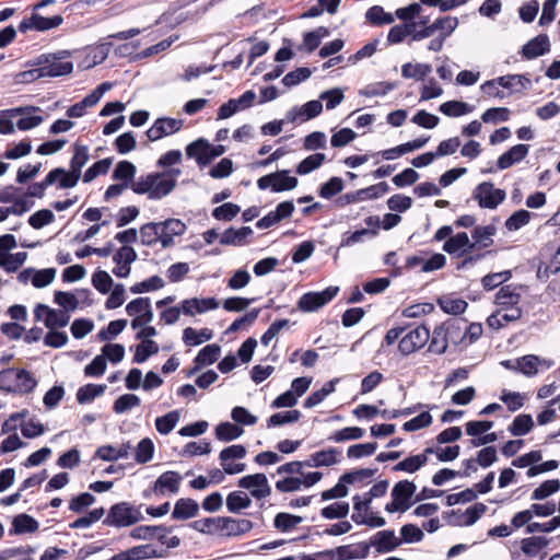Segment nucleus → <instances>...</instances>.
Returning a JSON list of instances; mask_svg holds the SVG:
<instances>
[{"label":"nucleus","instance_id":"nucleus-44","mask_svg":"<svg viewBox=\"0 0 560 560\" xmlns=\"http://www.w3.org/2000/svg\"><path fill=\"white\" fill-rule=\"evenodd\" d=\"M244 433V430L231 422H221L215 428V436L223 442H230L238 439Z\"/></svg>","mask_w":560,"mask_h":560},{"label":"nucleus","instance_id":"nucleus-64","mask_svg":"<svg viewBox=\"0 0 560 560\" xmlns=\"http://www.w3.org/2000/svg\"><path fill=\"white\" fill-rule=\"evenodd\" d=\"M140 402H141V400L137 395L124 394L115 400L113 410L118 415L124 413L135 407H138L140 405Z\"/></svg>","mask_w":560,"mask_h":560},{"label":"nucleus","instance_id":"nucleus-23","mask_svg":"<svg viewBox=\"0 0 560 560\" xmlns=\"http://www.w3.org/2000/svg\"><path fill=\"white\" fill-rule=\"evenodd\" d=\"M415 27H417L416 22H407L394 25L388 32L387 43L389 45H396L402 43L407 37H410V45L412 42V33Z\"/></svg>","mask_w":560,"mask_h":560},{"label":"nucleus","instance_id":"nucleus-56","mask_svg":"<svg viewBox=\"0 0 560 560\" xmlns=\"http://www.w3.org/2000/svg\"><path fill=\"white\" fill-rule=\"evenodd\" d=\"M135 174L136 166L131 162L120 161L116 164L112 177L115 180H122V183H127V186H129V183L132 182Z\"/></svg>","mask_w":560,"mask_h":560},{"label":"nucleus","instance_id":"nucleus-2","mask_svg":"<svg viewBox=\"0 0 560 560\" xmlns=\"http://www.w3.org/2000/svg\"><path fill=\"white\" fill-rule=\"evenodd\" d=\"M176 184V179L167 177L166 173L153 172L133 180L131 189L135 194L147 195L149 199L160 200L170 195Z\"/></svg>","mask_w":560,"mask_h":560},{"label":"nucleus","instance_id":"nucleus-26","mask_svg":"<svg viewBox=\"0 0 560 560\" xmlns=\"http://www.w3.org/2000/svg\"><path fill=\"white\" fill-rule=\"evenodd\" d=\"M521 301V293L511 284L503 285L495 294L494 303L502 308L517 307Z\"/></svg>","mask_w":560,"mask_h":560},{"label":"nucleus","instance_id":"nucleus-34","mask_svg":"<svg viewBox=\"0 0 560 560\" xmlns=\"http://www.w3.org/2000/svg\"><path fill=\"white\" fill-rule=\"evenodd\" d=\"M107 386L105 384H86L77 392V400L81 405L92 402L96 397L102 396Z\"/></svg>","mask_w":560,"mask_h":560},{"label":"nucleus","instance_id":"nucleus-21","mask_svg":"<svg viewBox=\"0 0 560 560\" xmlns=\"http://www.w3.org/2000/svg\"><path fill=\"white\" fill-rule=\"evenodd\" d=\"M126 312L131 317H144L143 319L153 320V310L150 298H137L126 305Z\"/></svg>","mask_w":560,"mask_h":560},{"label":"nucleus","instance_id":"nucleus-39","mask_svg":"<svg viewBox=\"0 0 560 560\" xmlns=\"http://www.w3.org/2000/svg\"><path fill=\"white\" fill-rule=\"evenodd\" d=\"M250 504V498L243 491H232L226 497V508L231 513H238L240 511L249 508Z\"/></svg>","mask_w":560,"mask_h":560},{"label":"nucleus","instance_id":"nucleus-32","mask_svg":"<svg viewBox=\"0 0 560 560\" xmlns=\"http://www.w3.org/2000/svg\"><path fill=\"white\" fill-rule=\"evenodd\" d=\"M465 324H467V320L464 318H451L443 323L440 327L446 331L447 337L452 343L458 345L465 338V335L462 334Z\"/></svg>","mask_w":560,"mask_h":560},{"label":"nucleus","instance_id":"nucleus-31","mask_svg":"<svg viewBox=\"0 0 560 560\" xmlns=\"http://www.w3.org/2000/svg\"><path fill=\"white\" fill-rule=\"evenodd\" d=\"M213 331L209 328H202L199 331L195 328L187 327L183 331V341L186 346L195 347L211 340Z\"/></svg>","mask_w":560,"mask_h":560},{"label":"nucleus","instance_id":"nucleus-15","mask_svg":"<svg viewBox=\"0 0 560 560\" xmlns=\"http://www.w3.org/2000/svg\"><path fill=\"white\" fill-rule=\"evenodd\" d=\"M180 481L182 476L177 471H165L155 480L153 491L155 494H164L165 491L177 493Z\"/></svg>","mask_w":560,"mask_h":560},{"label":"nucleus","instance_id":"nucleus-49","mask_svg":"<svg viewBox=\"0 0 560 560\" xmlns=\"http://www.w3.org/2000/svg\"><path fill=\"white\" fill-rule=\"evenodd\" d=\"M431 71L432 68L428 63L407 62L401 67V75L406 79L423 80Z\"/></svg>","mask_w":560,"mask_h":560},{"label":"nucleus","instance_id":"nucleus-11","mask_svg":"<svg viewBox=\"0 0 560 560\" xmlns=\"http://www.w3.org/2000/svg\"><path fill=\"white\" fill-rule=\"evenodd\" d=\"M472 249H475V244H471L466 232H459L451 236L443 244V250L455 257H463Z\"/></svg>","mask_w":560,"mask_h":560},{"label":"nucleus","instance_id":"nucleus-62","mask_svg":"<svg viewBox=\"0 0 560 560\" xmlns=\"http://www.w3.org/2000/svg\"><path fill=\"white\" fill-rule=\"evenodd\" d=\"M532 218V213L527 210L521 209L513 212L505 221V228L509 231H517L526 225Z\"/></svg>","mask_w":560,"mask_h":560},{"label":"nucleus","instance_id":"nucleus-48","mask_svg":"<svg viewBox=\"0 0 560 560\" xmlns=\"http://www.w3.org/2000/svg\"><path fill=\"white\" fill-rule=\"evenodd\" d=\"M448 342H451V340L447 337L446 331L438 326L432 332L429 351L436 354H443L447 349Z\"/></svg>","mask_w":560,"mask_h":560},{"label":"nucleus","instance_id":"nucleus-5","mask_svg":"<svg viewBox=\"0 0 560 560\" xmlns=\"http://www.w3.org/2000/svg\"><path fill=\"white\" fill-rule=\"evenodd\" d=\"M338 292L339 287L335 285L328 287L320 292H306L300 298L298 307L302 312H315L330 302Z\"/></svg>","mask_w":560,"mask_h":560},{"label":"nucleus","instance_id":"nucleus-50","mask_svg":"<svg viewBox=\"0 0 560 560\" xmlns=\"http://www.w3.org/2000/svg\"><path fill=\"white\" fill-rule=\"evenodd\" d=\"M377 233L375 229H361L352 233H346L341 240L340 247H350L357 243H362L366 237H375Z\"/></svg>","mask_w":560,"mask_h":560},{"label":"nucleus","instance_id":"nucleus-28","mask_svg":"<svg viewBox=\"0 0 560 560\" xmlns=\"http://www.w3.org/2000/svg\"><path fill=\"white\" fill-rule=\"evenodd\" d=\"M208 150V140L200 138L196 141H192L186 147V154L190 159H195L200 167L207 166L209 164V159L207 158Z\"/></svg>","mask_w":560,"mask_h":560},{"label":"nucleus","instance_id":"nucleus-17","mask_svg":"<svg viewBox=\"0 0 560 560\" xmlns=\"http://www.w3.org/2000/svg\"><path fill=\"white\" fill-rule=\"evenodd\" d=\"M529 147L527 144H516L503 153L497 162L500 170H506L513 164L521 162L528 154Z\"/></svg>","mask_w":560,"mask_h":560},{"label":"nucleus","instance_id":"nucleus-9","mask_svg":"<svg viewBox=\"0 0 560 560\" xmlns=\"http://www.w3.org/2000/svg\"><path fill=\"white\" fill-rule=\"evenodd\" d=\"M495 85H500L503 89H509L514 93H521L530 89L532 81L524 74H508L499 77L494 80L486 81L482 85V90H487L490 88H495Z\"/></svg>","mask_w":560,"mask_h":560},{"label":"nucleus","instance_id":"nucleus-46","mask_svg":"<svg viewBox=\"0 0 560 560\" xmlns=\"http://www.w3.org/2000/svg\"><path fill=\"white\" fill-rule=\"evenodd\" d=\"M534 427V421L530 415L522 413L514 418L509 427V431L514 436H522L527 434Z\"/></svg>","mask_w":560,"mask_h":560},{"label":"nucleus","instance_id":"nucleus-36","mask_svg":"<svg viewBox=\"0 0 560 560\" xmlns=\"http://www.w3.org/2000/svg\"><path fill=\"white\" fill-rule=\"evenodd\" d=\"M39 310H46L44 324L48 329L63 328L69 323L70 316L65 311L50 307H40Z\"/></svg>","mask_w":560,"mask_h":560},{"label":"nucleus","instance_id":"nucleus-55","mask_svg":"<svg viewBox=\"0 0 560 560\" xmlns=\"http://www.w3.org/2000/svg\"><path fill=\"white\" fill-rule=\"evenodd\" d=\"M365 19L373 25L392 24L394 22V16L385 12L381 5L371 7L365 13Z\"/></svg>","mask_w":560,"mask_h":560},{"label":"nucleus","instance_id":"nucleus-13","mask_svg":"<svg viewBox=\"0 0 560 560\" xmlns=\"http://www.w3.org/2000/svg\"><path fill=\"white\" fill-rule=\"evenodd\" d=\"M219 302L214 298L206 299H187L182 302L183 314L194 316L195 314H202L210 310H217Z\"/></svg>","mask_w":560,"mask_h":560},{"label":"nucleus","instance_id":"nucleus-53","mask_svg":"<svg viewBox=\"0 0 560 560\" xmlns=\"http://www.w3.org/2000/svg\"><path fill=\"white\" fill-rule=\"evenodd\" d=\"M559 490H560V480L559 479L546 480L533 491L530 499L534 501L545 500L548 497H550L551 494L558 492Z\"/></svg>","mask_w":560,"mask_h":560},{"label":"nucleus","instance_id":"nucleus-58","mask_svg":"<svg viewBox=\"0 0 560 560\" xmlns=\"http://www.w3.org/2000/svg\"><path fill=\"white\" fill-rule=\"evenodd\" d=\"M164 280L160 276H152L141 282L133 284L130 292L133 294L155 291L164 287Z\"/></svg>","mask_w":560,"mask_h":560},{"label":"nucleus","instance_id":"nucleus-1","mask_svg":"<svg viewBox=\"0 0 560 560\" xmlns=\"http://www.w3.org/2000/svg\"><path fill=\"white\" fill-rule=\"evenodd\" d=\"M69 56L70 50L67 49L54 54H43L31 63L34 68L16 73L14 82L27 84L45 77L67 75L70 73V61H62V59Z\"/></svg>","mask_w":560,"mask_h":560},{"label":"nucleus","instance_id":"nucleus-7","mask_svg":"<svg viewBox=\"0 0 560 560\" xmlns=\"http://www.w3.org/2000/svg\"><path fill=\"white\" fill-rule=\"evenodd\" d=\"M62 22L63 18L59 14L45 18L37 12H32L30 18H25L20 22L18 30L21 33H27L28 31L46 32L58 27Z\"/></svg>","mask_w":560,"mask_h":560},{"label":"nucleus","instance_id":"nucleus-16","mask_svg":"<svg viewBox=\"0 0 560 560\" xmlns=\"http://www.w3.org/2000/svg\"><path fill=\"white\" fill-rule=\"evenodd\" d=\"M550 50L549 38L546 34H540L527 42L522 48V55L526 59H534L545 55Z\"/></svg>","mask_w":560,"mask_h":560},{"label":"nucleus","instance_id":"nucleus-3","mask_svg":"<svg viewBox=\"0 0 560 560\" xmlns=\"http://www.w3.org/2000/svg\"><path fill=\"white\" fill-rule=\"evenodd\" d=\"M143 520L140 510L129 502H118L110 506L103 520L105 526L121 528L129 527Z\"/></svg>","mask_w":560,"mask_h":560},{"label":"nucleus","instance_id":"nucleus-6","mask_svg":"<svg viewBox=\"0 0 560 560\" xmlns=\"http://www.w3.org/2000/svg\"><path fill=\"white\" fill-rule=\"evenodd\" d=\"M505 197V191L494 188L490 182L479 184L474 191V198L478 201L479 206L487 209H495L504 201Z\"/></svg>","mask_w":560,"mask_h":560},{"label":"nucleus","instance_id":"nucleus-40","mask_svg":"<svg viewBox=\"0 0 560 560\" xmlns=\"http://www.w3.org/2000/svg\"><path fill=\"white\" fill-rule=\"evenodd\" d=\"M221 347L219 345H207L198 352V354L194 359V364H199L201 366L210 365L219 359Z\"/></svg>","mask_w":560,"mask_h":560},{"label":"nucleus","instance_id":"nucleus-52","mask_svg":"<svg viewBox=\"0 0 560 560\" xmlns=\"http://www.w3.org/2000/svg\"><path fill=\"white\" fill-rule=\"evenodd\" d=\"M458 25V19L455 16L446 15L436 19L433 22V27L439 36L447 38L456 30Z\"/></svg>","mask_w":560,"mask_h":560},{"label":"nucleus","instance_id":"nucleus-42","mask_svg":"<svg viewBox=\"0 0 560 560\" xmlns=\"http://www.w3.org/2000/svg\"><path fill=\"white\" fill-rule=\"evenodd\" d=\"M438 304L444 313L455 316L463 314L468 306V303L465 300L453 299L451 296H442L438 299Z\"/></svg>","mask_w":560,"mask_h":560},{"label":"nucleus","instance_id":"nucleus-37","mask_svg":"<svg viewBox=\"0 0 560 560\" xmlns=\"http://www.w3.org/2000/svg\"><path fill=\"white\" fill-rule=\"evenodd\" d=\"M428 462V457L425 454H418L406 457L401 462L397 463L393 466V471H406L409 474H413L419 470L422 466H424Z\"/></svg>","mask_w":560,"mask_h":560},{"label":"nucleus","instance_id":"nucleus-12","mask_svg":"<svg viewBox=\"0 0 560 560\" xmlns=\"http://www.w3.org/2000/svg\"><path fill=\"white\" fill-rule=\"evenodd\" d=\"M369 545L375 547L378 553H386L395 550L401 545V540L396 537L395 532L385 529L377 532L370 540Z\"/></svg>","mask_w":560,"mask_h":560},{"label":"nucleus","instance_id":"nucleus-10","mask_svg":"<svg viewBox=\"0 0 560 560\" xmlns=\"http://www.w3.org/2000/svg\"><path fill=\"white\" fill-rule=\"evenodd\" d=\"M240 488L250 490L252 497L264 499L271 493V488L265 474H254L242 477L237 482Z\"/></svg>","mask_w":560,"mask_h":560},{"label":"nucleus","instance_id":"nucleus-51","mask_svg":"<svg viewBox=\"0 0 560 560\" xmlns=\"http://www.w3.org/2000/svg\"><path fill=\"white\" fill-rule=\"evenodd\" d=\"M161 224L159 222L145 223L140 228L141 243L145 246H153L159 242Z\"/></svg>","mask_w":560,"mask_h":560},{"label":"nucleus","instance_id":"nucleus-59","mask_svg":"<svg viewBox=\"0 0 560 560\" xmlns=\"http://www.w3.org/2000/svg\"><path fill=\"white\" fill-rule=\"evenodd\" d=\"M44 180L47 186H51L59 182L60 188H70V171L62 167H56L46 175Z\"/></svg>","mask_w":560,"mask_h":560},{"label":"nucleus","instance_id":"nucleus-14","mask_svg":"<svg viewBox=\"0 0 560 560\" xmlns=\"http://www.w3.org/2000/svg\"><path fill=\"white\" fill-rule=\"evenodd\" d=\"M173 530V527L164 525H141L135 527L130 532V537L133 539L149 540L156 538L159 541L165 539V536Z\"/></svg>","mask_w":560,"mask_h":560},{"label":"nucleus","instance_id":"nucleus-25","mask_svg":"<svg viewBox=\"0 0 560 560\" xmlns=\"http://www.w3.org/2000/svg\"><path fill=\"white\" fill-rule=\"evenodd\" d=\"M199 512L198 503L192 499H179L174 505L172 518L174 520H188L195 517Z\"/></svg>","mask_w":560,"mask_h":560},{"label":"nucleus","instance_id":"nucleus-63","mask_svg":"<svg viewBox=\"0 0 560 560\" xmlns=\"http://www.w3.org/2000/svg\"><path fill=\"white\" fill-rule=\"evenodd\" d=\"M154 454V444L149 439H142L136 448L135 460L139 464H145L150 462Z\"/></svg>","mask_w":560,"mask_h":560},{"label":"nucleus","instance_id":"nucleus-38","mask_svg":"<svg viewBox=\"0 0 560 560\" xmlns=\"http://www.w3.org/2000/svg\"><path fill=\"white\" fill-rule=\"evenodd\" d=\"M289 170H282L277 171L275 173H271V175H276L277 178L273 180L272 184V191L273 192H280L285 190H292L298 186V178L290 176Z\"/></svg>","mask_w":560,"mask_h":560},{"label":"nucleus","instance_id":"nucleus-33","mask_svg":"<svg viewBox=\"0 0 560 560\" xmlns=\"http://www.w3.org/2000/svg\"><path fill=\"white\" fill-rule=\"evenodd\" d=\"M253 234L249 226H242L238 230L230 228L225 230L221 236L220 243L223 245H243L246 237Z\"/></svg>","mask_w":560,"mask_h":560},{"label":"nucleus","instance_id":"nucleus-60","mask_svg":"<svg viewBox=\"0 0 560 560\" xmlns=\"http://www.w3.org/2000/svg\"><path fill=\"white\" fill-rule=\"evenodd\" d=\"M220 521H222V516L207 517L192 522L190 527L202 534H213L214 532L221 530Z\"/></svg>","mask_w":560,"mask_h":560},{"label":"nucleus","instance_id":"nucleus-45","mask_svg":"<svg viewBox=\"0 0 560 560\" xmlns=\"http://www.w3.org/2000/svg\"><path fill=\"white\" fill-rule=\"evenodd\" d=\"M303 522V517L290 513L280 512L273 518V526L282 533L290 532Z\"/></svg>","mask_w":560,"mask_h":560},{"label":"nucleus","instance_id":"nucleus-20","mask_svg":"<svg viewBox=\"0 0 560 560\" xmlns=\"http://www.w3.org/2000/svg\"><path fill=\"white\" fill-rule=\"evenodd\" d=\"M339 455L340 451L334 447L322 450L313 453L310 459L305 462V465L308 467H329L339 462Z\"/></svg>","mask_w":560,"mask_h":560},{"label":"nucleus","instance_id":"nucleus-57","mask_svg":"<svg viewBox=\"0 0 560 560\" xmlns=\"http://www.w3.org/2000/svg\"><path fill=\"white\" fill-rule=\"evenodd\" d=\"M326 156L324 153H314L302 160L296 166V173L299 175H306L314 170L318 168L325 161Z\"/></svg>","mask_w":560,"mask_h":560},{"label":"nucleus","instance_id":"nucleus-41","mask_svg":"<svg viewBox=\"0 0 560 560\" xmlns=\"http://www.w3.org/2000/svg\"><path fill=\"white\" fill-rule=\"evenodd\" d=\"M159 352V346L155 341L148 339L143 340L141 343L135 347V355L132 359L133 363H143L151 355L156 354Z\"/></svg>","mask_w":560,"mask_h":560},{"label":"nucleus","instance_id":"nucleus-24","mask_svg":"<svg viewBox=\"0 0 560 560\" xmlns=\"http://www.w3.org/2000/svg\"><path fill=\"white\" fill-rule=\"evenodd\" d=\"M371 545L368 542H359L353 545H345L337 547L338 559H364L369 556Z\"/></svg>","mask_w":560,"mask_h":560},{"label":"nucleus","instance_id":"nucleus-30","mask_svg":"<svg viewBox=\"0 0 560 560\" xmlns=\"http://www.w3.org/2000/svg\"><path fill=\"white\" fill-rule=\"evenodd\" d=\"M15 394H28L34 390L37 381L25 369H15L14 374Z\"/></svg>","mask_w":560,"mask_h":560},{"label":"nucleus","instance_id":"nucleus-22","mask_svg":"<svg viewBox=\"0 0 560 560\" xmlns=\"http://www.w3.org/2000/svg\"><path fill=\"white\" fill-rule=\"evenodd\" d=\"M323 110V104L319 100H313L305 103L301 108L293 107L288 113V119L294 121L299 117H303V120H308L317 117Z\"/></svg>","mask_w":560,"mask_h":560},{"label":"nucleus","instance_id":"nucleus-61","mask_svg":"<svg viewBox=\"0 0 560 560\" xmlns=\"http://www.w3.org/2000/svg\"><path fill=\"white\" fill-rule=\"evenodd\" d=\"M112 162L113 161L110 158L103 159V160L95 162L83 174V177H82L83 182L90 183L93 179H95L98 175L106 174L110 168Z\"/></svg>","mask_w":560,"mask_h":560},{"label":"nucleus","instance_id":"nucleus-8","mask_svg":"<svg viewBox=\"0 0 560 560\" xmlns=\"http://www.w3.org/2000/svg\"><path fill=\"white\" fill-rule=\"evenodd\" d=\"M389 191V186L386 182H381L376 185H372L366 188L359 189L354 192H348L340 196L336 202L339 207L364 200V199H376Z\"/></svg>","mask_w":560,"mask_h":560},{"label":"nucleus","instance_id":"nucleus-54","mask_svg":"<svg viewBox=\"0 0 560 560\" xmlns=\"http://www.w3.org/2000/svg\"><path fill=\"white\" fill-rule=\"evenodd\" d=\"M440 112L448 117H459L471 112V107L462 101H447L440 106Z\"/></svg>","mask_w":560,"mask_h":560},{"label":"nucleus","instance_id":"nucleus-18","mask_svg":"<svg viewBox=\"0 0 560 560\" xmlns=\"http://www.w3.org/2000/svg\"><path fill=\"white\" fill-rule=\"evenodd\" d=\"M221 530L225 532L226 536H241L248 533L253 528V523L249 520H236L229 516H222Z\"/></svg>","mask_w":560,"mask_h":560},{"label":"nucleus","instance_id":"nucleus-27","mask_svg":"<svg viewBox=\"0 0 560 560\" xmlns=\"http://www.w3.org/2000/svg\"><path fill=\"white\" fill-rule=\"evenodd\" d=\"M131 448L130 443H122L119 447L113 445L100 446L96 451V455L106 462H114L120 458H127Z\"/></svg>","mask_w":560,"mask_h":560},{"label":"nucleus","instance_id":"nucleus-47","mask_svg":"<svg viewBox=\"0 0 560 560\" xmlns=\"http://www.w3.org/2000/svg\"><path fill=\"white\" fill-rule=\"evenodd\" d=\"M549 540L542 536H533L528 538H524L521 541L522 551L528 557H535L539 550L547 547Z\"/></svg>","mask_w":560,"mask_h":560},{"label":"nucleus","instance_id":"nucleus-19","mask_svg":"<svg viewBox=\"0 0 560 560\" xmlns=\"http://www.w3.org/2000/svg\"><path fill=\"white\" fill-rule=\"evenodd\" d=\"M39 527V523L26 513L18 514L12 520V526L9 530L10 535H22L35 533Z\"/></svg>","mask_w":560,"mask_h":560},{"label":"nucleus","instance_id":"nucleus-4","mask_svg":"<svg viewBox=\"0 0 560 560\" xmlns=\"http://www.w3.org/2000/svg\"><path fill=\"white\" fill-rule=\"evenodd\" d=\"M430 339V331L423 325L407 329L399 340L398 349L402 355H409L421 349Z\"/></svg>","mask_w":560,"mask_h":560},{"label":"nucleus","instance_id":"nucleus-43","mask_svg":"<svg viewBox=\"0 0 560 560\" xmlns=\"http://www.w3.org/2000/svg\"><path fill=\"white\" fill-rule=\"evenodd\" d=\"M180 413L178 410H172L168 413L155 419V429L160 434L171 433L178 423Z\"/></svg>","mask_w":560,"mask_h":560},{"label":"nucleus","instance_id":"nucleus-29","mask_svg":"<svg viewBox=\"0 0 560 560\" xmlns=\"http://www.w3.org/2000/svg\"><path fill=\"white\" fill-rule=\"evenodd\" d=\"M417 490L416 485L409 480H400L398 481L392 489L390 495L395 501L404 504H410V499L415 494Z\"/></svg>","mask_w":560,"mask_h":560},{"label":"nucleus","instance_id":"nucleus-35","mask_svg":"<svg viewBox=\"0 0 560 560\" xmlns=\"http://www.w3.org/2000/svg\"><path fill=\"white\" fill-rule=\"evenodd\" d=\"M495 232L497 229L494 225H478L471 232V237L474 240L471 244H475V248L477 246L481 248L489 247L493 243L492 236L495 234Z\"/></svg>","mask_w":560,"mask_h":560}]
</instances>
